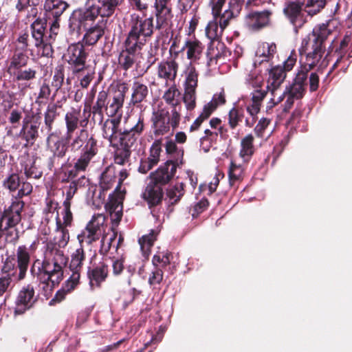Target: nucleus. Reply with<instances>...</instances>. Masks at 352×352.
Listing matches in <instances>:
<instances>
[{
	"mask_svg": "<svg viewBox=\"0 0 352 352\" xmlns=\"http://www.w3.org/2000/svg\"><path fill=\"white\" fill-rule=\"evenodd\" d=\"M31 34L34 40V45L36 47L39 56L50 57L53 54L52 41L58 34V30L50 29L48 37L45 36L46 30L45 23L42 20H36L30 25Z\"/></svg>",
	"mask_w": 352,
	"mask_h": 352,
	"instance_id": "obj_8",
	"label": "nucleus"
},
{
	"mask_svg": "<svg viewBox=\"0 0 352 352\" xmlns=\"http://www.w3.org/2000/svg\"><path fill=\"white\" fill-rule=\"evenodd\" d=\"M116 179L114 167H107L100 176V185L102 190L110 189L116 183Z\"/></svg>",
	"mask_w": 352,
	"mask_h": 352,
	"instance_id": "obj_50",
	"label": "nucleus"
},
{
	"mask_svg": "<svg viewBox=\"0 0 352 352\" xmlns=\"http://www.w3.org/2000/svg\"><path fill=\"white\" fill-rule=\"evenodd\" d=\"M55 236L53 241H48L46 243V248L44 252V259H50L51 262L56 263L58 257L64 258V266L67 263V258L60 248H65L69 241V231L63 226L59 214H56Z\"/></svg>",
	"mask_w": 352,
	"mask_h": 352,
	"instance_id": "obj_7",
	"label": "nucleus"
},
{
	"mask_svg": "<svg viewBox=\"0 0 352 352\" xmlns=\"http://www.w3.org/2000/svg\"><path fill=\"white\" fill-rule=\"evenodd\" d=\"M286 77V72L281 66H276L269 72L267 88L280 87Z\"/></svg>",
	"mask_w": 352,
	"mask_h": 352,
	"instance_id": "obj_42",
	"label": "nucleus"
},
{
	"mask_svg": "<svg viewBox=\"0 0 352 352\" xmlns=\"http://www.w3.org/2000/svg\"><path fill=\"white\" fill-rule=\"evenodd\" d=\"M331 32L328 24L322 23L316 26L312 33L302 41L299 48L301 67L309 72L320 63L325 50L324 43Z\"/></svg>",
	"mask_w": 352,
	"mask_h": 352,
	"instance_id": "obj_1",
	"label": "nucleus"
},
{
	"mask_svg": "<svg viewBox=\"0 0 352 352\" xmlns=\"http://www.w3.org/2000/svg\"><path fill=\"white\" fill-rule=\"evenodd\" d=\"M272 12L265 10L261 12H250L244 19L245 27L252 31L259 30L269 25Z\"/></svg>",
	"mask_w": 352,
	"mask_h": 352,
	"instance_id": "obj_22",
	"label": "nucleus"
},
{
	"mask_svg": "<svg viewBox=\"0 0 352 352\" xmlns=\"http://www.w3.org/2000/svg\"><path fill=\"white\" fill-rule=\"evenodd\" d=\"M162 152V142L160 140H155L151 148L149 156L146 158L155 166L160 162V153Z\"/></svg>",
	"mask_w": 352,
	"mask_h": 352,
	"instance_id": "obj_57",
	"label": "nucleus"
},
{
	"mask_svg": "<svg viewBox=\"0 0 352 352\" xmlns=\"http://www.w3.org/2000/svg\"><path fill=\"white\" fill-rule=\"evenodd\" d=\"M166 151L169 155L170 161L175 166L179 167L183 163L184 151L182 147H178L173 140H168L166 143Z\"/></svg>",
	"mask_w": 352,
	"mask_h": 352,
	"instance_id": "obj_39",
	"label": "nucleus"
},
{
	"mask_svg": "<svg viewBox=\"0 0 352 352\" xmlns=\"http://www.w3.org/2000/svg\"><path fill=\"white\" fill-rule=\"evenodd\" d=\"M106 217L102 214H94L86 227L79 233L77 239L80 247L91 245L100 237V250L102 254H106L111 250V243L116 238V233L105 234Z\"/></svg>",
	"mask_w": 352,
	"mask_h": 352,
	"instance_id": "obj_4",
	"label": "nucleus"
},
{
	"mask_svg": "<svg viewBox=\"0 0 352 352\" xmlns=\"http://www.w3.org/2000/svg\"><path fill=\"white\" fill-rule=\"evenodd\" d=\"M177 166L173 164L170 161H166L161 165L155 171L149 175L150 181L162 188L168 184L174 177Z\"/></svg>",
	"mask_w": 352,
	"mask_h": 352,
	"instance_id": "obj_23",
	"label": "nucleus"
},
{
	"mask_svg": "<svg viewBox=\"0 0 352 352\" xmlns=\"http://www.w3.org/2000/svg\"><path fill=\"white\" fill-rule=\"evenodd\" d=\"M120 124V118L107 119L102 124V137L107 139L110 145L117 146L120 142L119 126Z\"/></svg>",
	"mask_w": 352,
	"mask_h": 352,
	"instance_id": "obj_27",
	"label": "nucleus"
},
{
	"mask_svg": "<svg viewBox=\"0 0 352 352\" xmlns=\"http://www.w3.org/2000/svg\"><path fill=\"white\" fill-rule=\"evenodd\" d=\"M224 29L214 18V20L210 21L206 27V35L210 41H214L221 36Z\"/></svg>",
	"mask_w": 352,
	"mask_h": 352,
	"instance_id": "obj_52",
	"label": "nucleus"
},
{
	"mask_svg": "<svg viewBox=\"0 0 352 352\" xmlns=\"http://www.w3.org/2000/svg\"><path fill=\"white\" fill-rule=\"evenodd\" d=\"M148 94V88L146 85L139 80H135L132 85V94L131 103L135 104L142 102Z\"/></svg>",
	"mask_w": 352,
	"mask_h": 352,
	"instance_id": "obj_41",
	"label": "nucleus"
},
{
	"mask_svg": "<svg viewBox=\"0 0 352 352\" xmlns=\"http://www.w3.org/2000/svg\"><path fill=\"white\" fill-rule=\"evenodd\" d=\"M89 179L85 176H81L78 179L70 182L69 186L65 187V199L63 202L71 204V200L79 188L86 186Z\"/></svg>",
	"mask_w": 352,
	"mask_h": 352,
	"instance_id": "obj_45",
	"label": "nucleus"
},
{
	"mask_svg": "<svg viewBox=\"0 0 352 352\" xmlns=\"http://www.w3.org/2000/svg\"><path fill=\"white\" fill-rule=\"evenodd\" d=\"M94 71L91 68L88 66L85 67V69L83 71H81L78 74H81V76H78L79 78L80 85L82 88H87L90 82L94 78Z\"/></svg>",
	"mask_w": 352,
	"mask_h": 352,
	"instance_id": "obj_58",
	"label": "nucleus"
},
{
	"mask_svg": "<svg viewBox=\"0 0 352 352\" xmlns=\"http://www.w3.org/2000/svg\"><path fill=\"white\" fill-rule=\"evenodd\" d=\"M152 129L156 136L164 135L170 131V116L168 111L159 109L153 113Z\"/></svg>",
	"mask_w": 352,
	"mask_h": 352,
	"instance_id": "obj_24",
	"label": "nucleus"
},
{
	"mask_svg": "<svg viewBox=\"0 0 352 352\" xmlns=\"http://www.w3.org/2000/svg\"><path fill=\"white\" fill-rule=\"evenodd\" d=\"M85 30L86 33L83 36V41L88 45H95L104 34V29L98 23Z\"/></svg>",
	"mask_w": 352,
	"mask_h": 352,
	"instance_id": "obj_44",
	"label": "nucleus"
},
{
	"mask_svg": "<svg viewBox=\"0 0 352 352\" xmlns=\"http://www.w3.org/2000/svg\"><path fill=\"white\" fill-rule=\"evenodd\" d=\"M120 147H118L114 155L115 163L119 165H124L128 163L131 153V149L135 146H126L122 144V140L120 139Z\"/></svg>",
	"mask_w": 352,
	"mask_h": 352,
	"instance_id": "obj_48",
	"label": "nucleus"
},
{
	"mask_svg": "<svg viewBox=\"0 0 352 352\" xmlns=\"http://www.w3.org/2000/svg\"><path fill=\"white\" fill-rule=\"evenodd\" d=\"M130 30L126 38L128 49L133 50L138 46L143 47L146 39L153 33V18L142 19L139 14L132 13L129 21Z\"/></svg>",
	"mask_w": 352,
	"mask_h": 352,
	"instance_id": "obj_5",
	"label": "nucleus"
},
{
	"mask_svg": "<svg viewBox=\"0 0 352 352\" xmlns=\"http://www.w3.org/2000/svg\"><path fill=\"white\" fill-rule=\"evenodd\" d=\"M20 184L19 177L17 174H11L3 181V186L10 191L16 190Z\"/></svg>",
	"mask_w": 352,
	"mask_h": 352,
	"instance_id": "obj_62",
	"label": "nucleus"
},
{
	"mask_svg": "<svg viewBox=\"0 0 352 352\" xmlns=\"http://www.w3.org/2000/svg\"><path fill=\"white\" fill-rule=\"evenodd\" d=\"M242 113L235 107L231 109L228 113V123L232 129H234L241 121Z\"/></svg>",
	"mask_w": 352,
	"mask_h": 352,
	"instance_id": "obj_64",
	"label": "nucleus"
},
{
	"mask_svg": "<svg viewBox=\"0 0 352 352\" xmlns=\"http://www.w3.org/2000/svg\"><path fill=\"white\" fill-rule=\"evenodd\" d=\"M107 98V92L104 90H102L98 93L96 102L92 107L94 117L98 116L100 122H101L103 119V109H106Z\"/></svg>",
	"mask_w": 352,
	"mask_h": 352,
	"instance_id": "obj_47",
	"label": "nucleus"
},
{
	"mask_svg": "<svg viewBox=\"0 0 352 352\" xmlns=\"http://www.w3.org/2000/svg\"><path fill=\"white\" fill-rule=\"evenodd\" d=\"M65 78L64 71L61 67H56L54 70L51 86L56 93L62 87Z\"/></svg>",
	"mask_w": 352,
	"mask_h": 352,
	"instance_id": "obj_60",
	"label": "nucleus"
},
{
	"mask_svg": "<svg viewBox=\"0 0 352 352\" xmlns=\"http://www.w3.org/2000/svg\"><path fill=\"white\" fill-rule=\"evenodd\" d=\"M69 5L63 0H45L44 10L49 20L51 18H60Z\"/></svg>",
	"mask_w": 352,
	"mask_h": 352,
	"instance_id": "obj_31",
	"label": "nucleus"
},
{
	"mask_svg": "<svg viewBox=\"0 0 352 352\" xmlns=\"http://www.w3.org/2000/svg\"><path fill=\"white\" fill-rule=\"evenodd\" d=\"M36 242L34 241L29 247L19 245L16 250V262L19 270L18 279L23 280L25 278L30 265V258L36 249Z\"/></svg>",
	"mask_w": 352,
	"mask_h": 352,
	"instance_id": "obj_18",
	"label": "nucleus"
},
{
	"mask_svg": "<svg viewBox=\"0 0 352 352\" xmlns=\"http://www.w3.org/2000/svg\"><path fill=\"white\" fill-rule=\"evenodd\" d=\"M170 0H155L156 28H162L170 19V9L167 6Z\"/></svg>",
	"mask_w": 352,
	"mask_h": 352,
	"instance_id": "obj_33",
	"label": "nucleus"
},
{
	"mask_svg": "<svg viewBox=\"0 0 352 352\" xmlns=\"http://www.w3.org/2000/svg\"><path fill=\"white\" fill-rule=\"evenodd\" d=\"M29 59L28 52L14 49L12 56L7 67V72L10 74L21 67H26Z\"/></svg>",
	"mask_w": 352,
	"mask_h": 352,
	"instance_id": "obj_32",
	"label": "nucleus"
},
{
	"mask_svg": "<svg viewBox=\"0 0 352 352\" xmlns=\"http://www.w3.org/2000/svg\"><path fill=\"white\" fill-rule=\"evenodd\" d=\"M36 300L34 287L30 284L23 286L19 292L15 301L14 314H23L33 307Z\"/></svg>",
	"mask_w": 352,
	"mask_h": 352,
	"instance_id": "obj_17",
	"label": "nucleus"
},
{
	"mask_svg": "<svg viewBox=\"0 0 352 352\" xmlns=\"http://www.w3.org/2000/svg\"><path fill=\"white\" fill-rule=\"evenodd\" d=\"M97 153V141L93 137H90L82 147L80 155L75 162L76 165L82 172L85 171Z\"/></svg>",
	"mask_w": 352,
	"mask_h": 352,
	"instance_id": "obj_25",
	"label": "nucleus"
},
{
	"mask_svg": "<svg viewBox=\"0 0 352 352\" xmlns=\"http://www.w3.org/2000/svg\"><path fill=\"white\" fill-rule=\"evenodd\" d=\"M39 124L37 122L23 121L20 134L28 144H33L38 136Z\"/></svg>",
	"mask_w": 352,
	"mask_h": 352,
	"instance_id": "obj_37",
	"label": "nucleus"
},
{
	"mask_svg": "<svg viewBox=\"0 0 352 352\" xmlns=\"http://www.w3.org/2000/svg\"><path fill=\"white\" fill-rule=\"evenodd\" d=\"M158 232L156 230H151L148 234L142 236L139 239V244L143 255L147 257L151 252V248L156 239Z\"/></svg>",
	"mask_w": 352,
	"mask_h": 352,
	"instance_id": "obj_51",
	"label": "nucleus"
},
{
	"mask_svg": "<svg viewBox=\"0 0 352 352\" xmlns=\"http://www.w3.org/2000/svg\"><path fill=\"white\" fill-rule=\"evenodd\" d=\"M66 60L72 69L73 74L77 75L85 69L87 53L80 43L70 45L65 55Z\"/></svg>",
	"mask_w": 352,
	"mask_h": 352,
	"instance_id": "obj_15",
	"label": "nucleus"
},
{
	"mask_svg": "<svg viewBox=\"0 0 352 352\" xmlns=\"http://www.w3.org/2000/svg\"><path fill=\"white\" fill-rule=\"evenodd\" d=\"M126 127L120 138L126 146H136L138 141L145 129V119L142 113L133 114L125 119Z\"/></svg>",
	"mask_w": 352,
	"mask_h": 352,
	"instance_id": "obj_10",
	"label": "nucleus"
},
{
	"mask_svg": "<svg viewBox=\"0 0 352 352\" xmlns=\"http://www.w3.org/2000/svg\"><path fill=\"white\" fill-rule=\"evenodd\" d=\"M18 272L19 270L14 256H7L1 267L0 293L10 292L14 286L15 282L21 280L18 279Z\"/></svg>",
	"mask_w": 352,
	"mask_h": 352,
	"instance_id": "obj_14",
	"label": "nucleus"
},
{
	"mask_svg": "<svg viewBox=\"0 0 352 352\" xmlns=\"http://www.w3.org/2000/svg\"><path fill=\"white\" fill-rule=\"evenodd\" d=\"M276 52V45L274 43H262L258 45L253 62L255 68L263 63H268L274 56Z\"/></svg>",
	"mask_w": 352,
	"mask_h": 352,
	"instance_id": "obj_29",
	"label": "nucleus"
},
{
	"mask_svg": "<svg viewBox=\"0 0 352 352\" xmlns=\"http://www.w3.org/2000/svg\"><path fill=\"white\" fill-rule=\"evenodd\" d=\"M125 50L122 52L119 57V64L123 67L124 69L127 70L131 68L135 60V53L142 49V47L138 46L133 50L128 49L127 43L124 41Z\"/></svg>",
	"mask_w": 352,
	"mask_h": 352,
	"instance_id": "obj_43",
	"label": "nucleus"
},
{
	"mask_svg": "<svg viewBox=\"0 0 352 352\" xmlns=\"http://www.w3.org/2000/svg\"><path fill=\"white\" fill-rule=\"evenodd\" d=\"M108 274V266L104 263L100 264L92 270L88 272L89 284L91 287H99L100 283L106 279Z\"/></svg>",
	"mask_w": 352,
	"mask_h": 352,
	"instance_id": "obj_38",
	"label": "nucleus"
},
{
	"mask_svg": "<svg viewBox=\"0 0 352 352\" xmlns=\"http://www.w3.org/2000/svg\"><path fill=\"white\" fill-rule=\"evenodd\" d=\"M184 92L183 102L187 111L193 110L196 107V88L198 84V72L195 66L189 63L184 71Z\"/></svg>",
	"mask_w": 352,
	"mask_h": 352,
	"instance_id": "obj_11",
	"label": "nucleus"
},
{
	"mask_svg": "<svg viewBox=\"0 0 352 352\" xmlns=\"http://www.w3.org/2000/svg\"><path fill=\"white\" fill-rule=\"evenodd\" d=\"M247 80L250 85L255 88L251 94L252 103L247 107L248 112L254 117L260 111L262 102L266 96L267 91L261 89L263 84L262 76L250 74Z\"/></svg>",
	"mask_w": 352,
	"mask_h": 352,
	"instance_id": "obj_16",
	"label": "nucleus"
},
{
	"mask_svg": "<svg viewBox=\"0 0 352 352\" xmlns=\"http://www.w3.org/2000/svg\"><path fill=\"white\" fill-rule=\"evenodd\" d=\"M212 13L215 19H219V24L226 28L230 20L236 17L242 8L239 0H210Z\"/></svg>",
	"mask_w": 352,
	"mask_h": 352,
	"instance_id": "obj_9",
	"label": "nucleus"
},
{
	"mask_svg": "<svg viewBox=\"0 0 352 352\" xmlns=\"http://www.w3.org/2000/svg\"><path fill=\"white\" fill-rule=\"evenodd\" d=\"M238 158H234L230 162L228 170L229 182L230 186H234L236 183L240 182L244 175L245 164Z\"/></svg>",
	"mask_w": 352,
	"mask_h": 352,
	"instance_id": "obj_34",
	"label": "nucleus"
},
{
	"mask_svg": "<svg viewBox=\"0 0 352 352\" xmlns=\"http://www.w3.org/2000/svg\"><path fill=\"white\" fill-rule=\"evenodd\" d=\"M57 116V106L54 104H49L44 113V122L47 131L51 132L54 121Z\"/></svg>",
	"mask_w": 352,
	"mask_h": 352,
	"instance_id": "obj_53",
	"label": "nucleus"
},
{
	"mask_svg": "<svg viewBox=\"0 0 352 352\" xmlns=\"http://www.w3.org/2000/svg\"><path fill=\"white\" fill-rule=\"evenodd\" d=\"M10 74L13 79L18 82H23L25 87H30V83L36 78L37 71L34 67H21Z\"/></svg>",
	"mask_w": 352,
	"mask_h": 352,
	"instance_id": "obj_36",
	"label": "nucleus"
},
{
	"mask_svg": "<svg viewBox=\"0 0 352 352\" xmlns=\"http://www.w3.org/2000/svg\"><path fill=\"white\" fill-rule=\"evenodd\" d=\"M122 0H98L100 6H97L102 17L112 16L116 8L122 3Z\"/></svg>",
	"mask_w": 352,
	"mask_h": 352,
	"instance_id": "obj_46",
	"label": "nucleus"
},
{
	"mask_svg": "<svg viewBox=\"0 0 352 352\" xmlns=\"http://www.w3.org/2000/svg\"><path fill=\"white\" fill-rule=\"evenodd\" d=\"M64 267L63 257H58L56 263L51 262L50 259L34 261L30 267V274L36 278L45 296H50L54 286L63 279Z\"/></svg>",
	"mask_w": 352,
	"mask_h": 352,
	"instance_id": "obj_3",
	"label": "nucleus"
},
{
	"mask_svg": "<svg viewBox=\"0 0 352 352\" xmlns=\"http://www.w3.org/2000/svg\"><path fill=\"white\" fill-rule=\"evenodd\" d=\"M127 87L125 85L118 86L113 94L112 98L109 100L106 106V113L109 117L118 114L122 109Z\"/></svg>",
	"mask_w": 352,
	"mask_h": 352,
	"instance_id": "obj_26",
	"label": "nucleus"
},
{
	"mask_svg": "<svg viewBox=\"0 0 352 352\" xmlns=\"http://www.w3.org/2000/svg\"><path fill=\"white\" fill-rule=\"evenodd\" d=\"M80 172L82 171L77 167L76 164H74V166H62L61 170L58 175V178L61 182H72L75 180L74 179L78 176Z\"/></svg>",
	"mask_w": 352,
	"mask_h": 352,
	"instance_id": "obj_49",
	"label": "nucleus"
},
{
	"mask_svg": "<svg viewBox=\"0 0 352 352\" xmlns=\"http://www.w3.org/2000/svg\"><path fill=\"white\" fill-rule=\"evenodd\" d=\"M89 139L87 132L84 129L80 130L78 135L70 142L72 151H78L83 145L85 146L86 144Z\"/></svg>",
	"mask_w": 352,
	"mask_h": 352,
	"instance_id": "obj_55",
	"label": "nucleus"
},
{
	"mask_svg": "<svg viewBox=\"0 0 352 352\" xmlns=\"http://www.w3.org/2000/svg\"><path fill=\"white\" fill-rule=\"evenodd\" d=\"M179 95V91L175 85H171L164 94L163 99L172 107L181 105L179 100L176 98Z\"/></svg>",
	"mask_w": 352,
	"mask_h": 352,
	"instance_id": "obj_54",
	"label": "nucleus"
},
{
	"mask_svg": "<svg viewBox=\"0 0 352 352\" xmlns=\"http://www.w3.org/2000/svg\"><path fill=\"white\" fill-rule=\"evenodd\" d=\"M184 195V184L179 183L177 184L175 186H170L169 188L167 190V196L170 199V201L171 203H175L178 200L180 199V198Z\"/></svg>",
	"mask_w": 352,
	"mask_h": 352,
	"instance_id": "obj_56",
	"label": "nucleus"
},
{
	"mask_svg": "<svg viewBox=\"0 0 352 352\" xmlns=\"http://www.w3.org/2000/svg\"><path fill=\"white\" fill-rule=\"evenodd\" d=\"M80 111L72 109L65 114V120L66 124L67 139L71 140L74 131L78 126Z\"/></svg>",
	"mask_w": 352,
	"mask_h": 352,
	"instance_id": "obj_40",
	"label": "nucleus"
},
{
	"mask_svg": "<svg viewBox=\"0 0 352 352\" xmlns=\"http://www.w3.org/2000/svg\"><path fill=\"white\" fill-rule=\"evenodd\" d=\"M163 195L162 188L150 181L142 190L141 197L147 202L149 206H152L161 202Z\"/></svg>",
	"mask_w": 352,
	"mask_h": 352,
	"instance_id": "obj_30",
	"label": "nucleus"
},
{
	"mask_svg": "<svg viewBox=\"0 0 352 352\" xmlns=\"http://www.w3.org/2000/svg\"><path fill=\"white\" fill-rule=\"evenodd\" d=\"M328 0H307L306 7L307 12L309 15H314L320 12L327 3Z\"/></svg>",
	"mask_w": 352,
	"mask_h": 352,
	"instance_id": "obj_59",
	"label": "nucleus"
},
{
	"mask_svg": "<svg viewBox=\"0 0 352 352\" xmlns=\"http://www.w3.org/2000/svg\"><path fill=\"white\" fill-rule=\"evenodd\" d=\"M204 48V46L197 38L190 36L185 40L182 51L186 52L187 59L195 65L202 56Z\"/></svg>",
	"mask_w": 352,
	"mask_h": 352,
	"instance_id": "obj_28",
	"label": "nucleus"
},
{
	"mask_svg": "<svg viewBox=\"0 0 352 352\" xmlns=\"http://www.w3.org/2000/svg\"><path fill=\"white\" fill-rule=\"evenodd\" d=\"M69 140L67 139V135L63 138L60 133L58 131L50 132L48 135L46 140L47 147L52 153L48 161L50 169L52 170L56 165H58L59 160L65 155Z\"/></svg>",
	"mask_w": 352,
	"mask_h": 352,
	"instance_id": "obj_13",
	"label": "nucleus"
},
{
	"mask_svg": "<svg viewBox=\"0 0 352 352\" xmlns=\"http://www.w3.org/2000/svg\"><path fill=\"white\" fill-rule=\"evenodd\" d=\"M85 258V252L82 247L76 249L72 254L69 268L72 274L67 281V288L68 290H73L79 283L80 270Z\"/></svg>",
	"mask_w": 352,
	"mask_h": 352,
	"instance_id": "obj_19",
	"label": "nucleus"
},
{
	"mask_svg": "<svg viewBox=\"0 0 352 352\" xmlns=\"http://www.w3.org/2000/svg\"><path fill=\"white\" fill-rule=\"evenodd\" d=\"M173 45L170 47L169 52L170 53V58L167 60L162 61L159 63L157 67V76L160 78L164 79L166 82H175L178 71V63L175 60L178 52H175V55L172 54Z\"/></svg>",
	"mask_w": 352,
	"mask_h": 352,
	"instance_id": "obj_21",
	"label": "nucleus"
},
{
	"mask_svg": "<svg viewBox=\"0 0 352 352\" xmlns=\"http://www.w3.org/2000/svg\"><path fill=\"white\" fill-rule=\"evenodd\" d=\"M307 71L301 67L294 82L287 87L284 91H282L280 87L267 88L272 96L267 102V110L280 104L281 111H288L293 107L296 100L303 97L307 85Z\"/></svg>",
	"mask_w": 352,
	"mask_h": 352,
	"instance_id": "obj_2",
	"label": "nucleus"
},
{
	"mask_svg": "<svg viewBox=\"0 0 352 352\" xmlns=\"http://www.w3.org/2000/svg\"><path fill=\"white\" fill-rule=\"evenodd\" d=\"M23 206V201L15 198L2 214L3 238L8 243H15L19 238L16 226L21 219Z\"/></svg>",
	"mask_w": 352,
	"mask_h": 352,
	"instance_id": "obj_6",
	"label": "nucleus"
},
{
	"mask_svg": "<svg viewBox=\"0 0 352 352\" xmlns=\"http://www.w3.org/2000/svg\"><path fill=\"white\" fill-rule=\"evenodd\" d=\"M254 137L252 134L245 135L241 140V148L238 158L243 163H248L254 153L253 145Z\"/></svg>",
	"mask_w": 352,
	"mask_h": 352,
	"instance_id": "obj_35",
	"label": "nucleus"
},
{
	"mask_svg": "<svg viewBox=\"0 0 352 352\" xmlns=\"http://www.w3.org/2000/svg\"><path fill=\"white\" fill-rule=\"evenodd\" d=\"M97 6L92 5L85 9L74 10L69 19L71 31L79 32L82 28L93 27L96 19L100 16Z\"/></svg>",
	"mask_w": 352,
	"mask_h": 352,
	"instance_id": "obj_12",
	"label": "nucleus"
},
{
	"mask_svg": "<svg viewBox=\"0 0 352 352\" xmlns=\"http://www.w3.org/2000/svg\"><path fill=\"white\" fill-rule=\"evenodd\" d=\"M24 171L28 177L38 179L42 175V172L36 167L34 162L30 160L25 164Z\"/></svg>",
	"mask_w": 352,
	"mask_h": 352,
	"instance_id": "obj_61",
	"label": "nucleus"
},
{
	"mask_svg": "<svg viewBox=\"0 0 352 352\" xmlns=\"http://www.w3.org/2000/svg\"><path fill=\"white\" fill-rule=\"evenodd\" d=\"M152 263L155 267H166L170 263L168 253H159L153 256Z\"/></svg>",
	"mask_w": 352,
	"mask_h": 352,
	"instance_id": "obj_63",
	"label": "nucleus"
},
{
	"mask_svg": "<svg viewBox=\"0 0 352 352\" xmlns=\"http://www.w3.org/2000/svg\"><path fill=\"white\" fill-rule=\"evenodd\" d=\"M303 4L298 1H287L285 3L283 13L293 25L295 31L306 22V16L302 12Z\"/></svg>",
	"mask_w": 352,
	"mask_h": 352,
	"instance_id": "obj_20",
	"label": "nucleus"
}]
</instances>
